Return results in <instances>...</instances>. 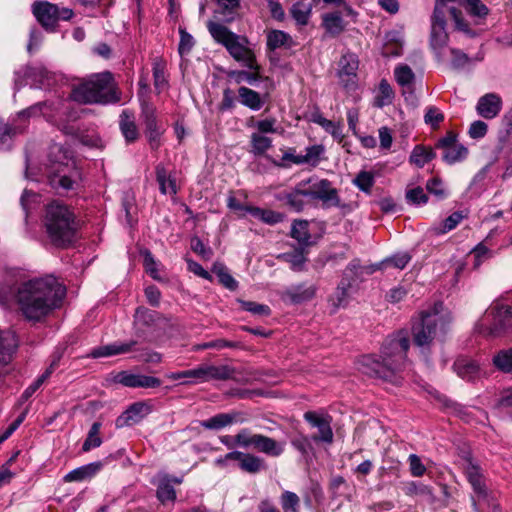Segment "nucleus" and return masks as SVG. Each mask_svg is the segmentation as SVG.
Instances as JSON below:
<instances>
[{"mask_svg":"<svg viewBox=\"0 0 512 512\" xmlns=\"http://www.w3.org/2000/svg\"><path fill=\"white\" fill-rule=\"evenodd\" d=\"M66 287L53 275L36 277L17 285L13 298L19 313L29 322H41L60 308Z\"/></svg>","mask_w":512,"mask_h":512,"instance_id":"nucleus-1","label":"nucleus"},{"mask_svg":"<svg viewBox=\"0 0 512 512\" xmlns=\"http://www.w3.org/2000/svg\"><path fill=\"white\" fill-rule=\"evenodd\" d=\"M410 347V340L407 332L398 331L388 337L381 348V360L374 356L366 355L359 360V370L368 375L398 384L399 373L407 362L406 353Z\"/></svg>","mask_w":512,"mask_h":512,"instance_id":"nucleus-2","label":"nucleus"},{"mask_svg":"<svg viewBox=\"0 0 512 512\" xmlns=\"http://www.w3.org/2000/svg\"><path fill=\"white\" fill-rule=\"evenodd\" d=\"M42 224L51 243L57 247L71 244L79 229V221L74 212L59 201H53L46 206Z\"/></svg>","mask_w":512,"mask_h":512,"instance_id":"nucleus-3","label":"nucleus"},{"mask_svg":"<svg viewBox=\"0 0 512 512\" xmlns=\"http://www.w3.org/2000/svg\"><path fill=\"white\" fill-rule=\"evenodd\" d=\"M71 97L83 104L116 103L119 98L115 93V83L110 72L93 74L74 85Z\"/></svg>","mask_w":512,"mask_h":512,"instance_id":"nucleus-4","label":"nucleus"},{"mask_svg":"<svg viewBox=\"0 0 512 512\" xmlns=\"http://www.w3.org/2000/svg\"><path fill=\"white\" fill-rule=\"evenodd\" d=\"M207 28L212 38L223 45L230 56L249 70H260L254 51L248 47L247 37L235 34L220 23L209 21Z\"/></svg>","mask_w":512,"mask_h":512,"instance_id":"nucleus-5","label":"nucleus"},{"mask_svg":"<svg viewBox=\"0 0 512 512\" xmlns=\"http://www.w3.org/2000/svg\"><path fill=\"white\" fill-rule=\"evenodd\" d=\"M447 327L448 322L436 310L423 311L412 326L413 342L423 351L428 350L434 339L446 334Z\"/></svg>","mask_w":512,"mask_h":512,"instance_id":"nucleus-6","label":"nucleus"},{"mask_svg":"<svg viewBox=\"0 0 512 512\" xmlns=\"http://www.w3.org/2000/svg\"><path fill=\"white\" fill-rule=\"evenodd\" d=\"M512 329L511 307L495 302L475 325V331L487 337H499Z\"/></svg>","mask_w":512,"mask_h":512,"instance_id":"nucleus-7","label":"nucleus"},{"mask_svg":"<svg viewBox=\"0 0 512 512\" xmlns=\"http://www.w3.org/2000/svg\"><path fill=\"white\" fill-rule=\"evenodd\" d=\"M235 443L242 448L253 447L258 452L271 457H279L285 449V443L263 434H252L248 429H242L235 435Z\"/></svg>","mask_w":512,"mask_h":512,"instance_id":"nucleus-8","label":"nucleus"},{"mask_svg":"<svg viewBox=\"0 0 512 512\" xmlns=\"http://www.w3.org/2000/svg\"><path fill=\"white\" fill-rule=\"evenodd\" d=\"M32 12L41 26L53 32L60 20H70L74 15L70 8H59L48 1H37L32 5Z\"/></svg>","mask_w":512,"mask_h":512,"instance_id":"nucleus-9","label":"nucleus"},{"mask_svg":"<svg viewBox=\"0 0 512 512\" xmlns=\"http://www.w3.org/2000/svg\"><path fill=\"white\" fill-rule=\"evenodd\" d=\"M140 118L145 127V135L150 147L157 149L160 145V137L163 133V128L158 122L156 108L152 104L143 101L141 104Z\"/></svg>","mask_w":512,"mask_h":512,"instance_id":"nucleus-10","label":"nucleus"},{"mask_svg":"<svg viewBox=\"0 0 512 512\" xmlns=\"http://www.w3.org/2000/svg\"><path fill=\"white\" fill-rule=\"evenodd\" d=\"M306 190L309 198L321 201L325 208L342 207L338 190L327 179L313 182ZM343 207H346V205H343Z\"/></svg>","mask_w":512,"mask_h":512,"instance_id":"nucleus-11","label":"nucleus"},{"mask_svg":"<svg viewBox=\"0 0 512 512\" xmlns=\"http://www.w3.org/2000/svg\"><path fill=\"white\" fill-rule=\"evenodd\" d=\"M446 16L441 10V5L434 7L431 19L430 45L439 56L440 50L443 49L448 42V34L446 32Z\"/></svg>","mask_w":512,"mask_h":512,"instance_id":"nucleus-12","label":"nucleus"},{"mask_svg":"<svg viewBox=\"0 0 512 512\" xmlns=\"http://www.w3.org/2000/svg\"><path fill=\"white\" fill-rule=\"evenodd\" d=\"M236 370L229 365L202 364L194 368V379L199 383L212 380L225 381L232 379Z\"/></svg>","mask_w":512,"mask_h":512,"instance_id":"nucleus-13","label":"nucleus"},{"mask_svg":"<svg viewBox=\"0 0 512 512\" xmlns=\"http://www.w3.org/2000/svg\"><path fill=\"white\" fill-rule=\"evenodd\" d=\"M304 419L312 426L318 429L319 433L312 436L315 442L332 443L333 430L331 428L332 417L327 414H318L314 411L304 413Z\"/></svg>","mask_w":512,"mask_h":512,"instance_id":"nucleus-14","label":"nucleus"},{"mask_svg":"<svg viewBox=\"0 0 512 512\" xmlns=\"http://www.w3.org/2000/svg\"><path fill=\"white\" fill-rule=\"evenodd\" d=\"M309 183H311V179L307 182L302 181L293 190L279 193L276 198L284 202L294 212H301L307 205L306 198H308L309 195L304 187Z\"/></svg>","mask_w":512,"mask_h":512,"instance_id":"nucleus-15","label":"nucleus"},{"mask_svg":"<svg viewBox=\"0 0 512 512\" xmlns=\"http://www.w3.org/2000/svg\"><path fill=\"white\" fill-rule=\"evenodd\" d=\"M151 412V406L144 402H136L126 409L115 421L117 428L132 426L139 423Z\"/></svg>","mask_w":512,"mask_h":512,"instance_id":"nucleus-16","label":"nucleus"},{"mask_svg":"<svg viewBox=\"0 0 512 512\" xmlns=\"http://www.w3.org/2000/svg\"><path fill=\"white\" fill-rule=\"evenodd\" d=\"M25 75L27 78L31 79L37 88L50 87L57 80L56 73L48 70V68L42 64L28 66Z\"/></svg>","mask_w":512,"mask_h":512,"instance_id":"nucleus-17","label":"nucleus"},{"mask_svg":"<svg viewBox=\"0 0 512 512\" xmlns=\"http://www.w3.org/2000/svg\"><path fill=\"white\" fill-rule=\"evenodd\" d=\"M118 383L126 387L156 388L161 385L160 379L152 376L120 372L116 376Z\"/></svg>","mask_w":512,"mask_h":512,"instance_id":"nucleus-18","label":"nucleus"},{"mask_svg":"<svg viewBox=\"0 0 512 512\" xmlns=\"http://www.w3.org/2000/svg\"><path fill=\"white\" fill-rule=\"evenodd\" d=\"M502 100L495 93H488L480 97L476 105L477 113L485 119L495 118L501 111Z\"/></svg>","mask_w":512,"mask_h":512,"instance_id":"nucleus-19","label":"nucleus"},{"mask_svg":"<svg viewBox=\"0 0 512 512\" xmlns=\"http://www.w3.org/2000/svg\"><path fill=\"white\" fill-rule=\"evenodd\" d=\"M159 319L158 312L144 307L137 308L134 315V326L137 333L145 334L150 331L157 325Z\"/></svg>","mask_w":512,"mask_h":512,"instance_id":"nucleus-20","label":"nucleus"},{"mask_svg":"<svg viewBox=\"0 0 512 512\" xmlns=\"http://www.w3.org/2000/svg\"><path fill=\"white\" fill-rule=\"evenodd\" d=\"M315 293L316 287L314 285L299 284L287 288L282 294V299L292 304H300L311 300Z\"/></svg>","mask_w":512,"mask_h":512,"instance_id":"nucleus-21","label":"nucleus"},{"mask_svg":"<svg viewBox=\"0 0 512 512\" xmlns=\"http://www.w3.org/2000/svg\"><path fill=\"white\" fill-rule=\"evenodd\" d=\"M453 369L460 378L466 381H474L481 376L479 364L467 357L457 358L453 364Z\"/></svg>","mask_w":512,"mask_h":512,"instance_id":"nucleus-22","label":"nucleus"},{"mask_svg":"<svg viewBox=\"0 0 512 512\" xmlns=\"http://www.w3.org/2000/svg\"><path fill=\"white\" fill-rule=\"evenodd\" d=\"M244 419L240 412H231V413H219L214 415L213 417L203 420L200 422V425L209 430H220L224 427H227L233 423L240 422L242 423Z\"/></svg>","mask_w":512,"mask_h":512,"instance_id":"nucleus-23","label":"nucleus"},{"mask_svg":"<svg viewBox=\"0 0 512 512\" xmlns=\"http://www.w3.org/2000/svg\"><path fill=\"white\" fill-rule=\"evenodd\" d=\"M137 344V341L131 340L126 343L115 342L112 344H108L105 346L94 348L89 356L92 358H101V357H109L113 355L125 354L134 348Z\"/></svg>","mask_w":512,"mask_h":512,"instance_id":"nucleus-24","label":"nucleus"},{"mask_svg":"<svg viewBox=\"0 0 512 512\" xmlns=\"http://www.w3.org/2000/svg\"><path fill=\"white\" fill-rule=\"evenodd\" d=\"M103 467L102 462H92L78 467L67 473L63 480L65 482H81L94 477Z\"/></svg>","mask_w":512,"mask_h":512,"instance_id":"nucleus-25","label":"nucleus"},{"mask_svg":"<svg viewBox=\"0 0 512 512\" xmlns=\"http://www.w3.org/2000/svg\"><path fill=\"white\" fill-rule=\"evenodd\" d=\"M53 104L48 101L38 102L22 111H20L17 116L14 118L15 123L18 125H25V128L27 127V120L30 117H36L43 115L44 117H47L49 119V114L47 113L48 110L53 109Z\"/></svg>","mask_w":512,"mask_h":512,"instance_id":"nucleus-26","label":"nucleus"},{"mask_svg":"<svg viewBox=\"0 0 512 512\" xmlns=\"http://www.w3.org/2000/svg\"><path fill=\"white\" fill-rule=\"evenodd\" d=\"M238 100L243 106L253 111L260 110L265 103V99L257 91L245 86L238 89Z\"/></svg>","mask_w":512,"mask_h":512,"instance_id":"nucleus-27","label":"nucleus"},{"mask_svg":"<svg viewBox=\"0 0 512 512\" xmlns=\"http://www.w3.org/2000/svg\"><path fill=\"white\" fill-rule=\"evenodd\" d=\"M25 130V125H18L13 120L12 123H0V150H7L11 146L12 138Z\"/></svg>","mask_w":512,"mask_h":512,"instance_id":"nucleus-28","label":"nucleus"},{"mask_svg":"<svg viewBox=\"0 0 512 512\" xmlns=\"http://www.w3.org/2000/svg\"><path fill=\"white\" fill-rule=\"evenodd\" d=\"M239 468L249 474H257L267 468L265 460L251 453H244L238 464Z\"/></svg>","mask_w":512,"mask_h":512,"instance_id":"nucleus-29","label":"nucleus"},{"mask_svg":"<svg viewBox=\"0 0 512 512\" xmlns=\"http://www.w3.org/2000/svg\"><path fill=\"white\" fill-rule=\"evenodd\" d=\"M290 236L303 248L310 245L311 235L309 233V222L307 220H294L291 226Z\"/></svg>","mask_w":512,"mask_h":512,"instance_id":"nucleus-30","label":"nucleus"},{"mask_svg":"<svg viewBox=\"0 0 512 512\" xmlns=\"http://www.w3.org/2000/svg\"><path fill=\"white\" fill-rule=\"evenodd\" d=\"M455 1L456 0H436L435 7H437L438 4L441 5L442 13L449 15L454 20L456 29L468 32V24L462 18L461 11L453 6H448L449 3Z\"/></svg>","mask_w":512,"mask_h":512,"instance_id":"nucleus-31","label":"nucleus"},{"mask_svg":"<svg viewBox=\"0 0 512 512\" xmlns=\"http://www.w3.org/2000/svg\"><path fill=\"white\" fill-rule=\"evenodd\" d=\"M156 495L158 500L163 504L174 502L176 499V491L168 475H163L159 478Z\"/></svg>","mask_w":512,"mask_h":512,"instance_id":"nucleus-32","label":"nucleus"},{"mask_svg":"<svg viewBox=\"0 0 512 512\" xmlns=\"http://www.w3.org/2000/svg\"><path fill=\"white\" fill-rule=\"evenodd\" d=\"M436 157V153L430 147L423 145H416L409 157L411 164H414L418 168H422L426 163L430 162Z\"/></svg>","mask_w":512,"mask_h":512,"instance_id":"nucleus-33","label":"nucleus"},{"mask_svg":"<svg viewBox=\"0 0 512 512\" xmlns=\"http://www.w3.org/2000/svg\"><path fill=\"white\" fill-rule=\"evenodd\" d=\"M359 67V60L356 54L347 52L339 61V76H348L355 78Z\"/></svg>","mask_w":512,"mask_h":512,"instance_id":"nucleus-34","label":"nucleus"},{"mask_svg":"<svg viewBox=\"0 0 512 512\" xmlns=\"http://www.w3.org/2000/svg\"><path fill=\"white\" fill-rule=\"evenodd\" d=\"M156 178L162 194H176L177 186L175 179L166 171L163 166L156 167Z\"/></svg>","mask_w":512,"mask_h":512,"instance_id":"nucleus-35","label":"nucleus"},{"mask_svg":"<svg viewBox=\"0 0 512 512\" xmlns=\"http://www.w3.org/2000/svg\"><path fill=\"white\" fill-rule=\"evenodd\" d=\"M322 20L326 32L332 36L339 35L345 29L343 19L338 12L324 14Z\"/></svg>","mask_w":512,"mask_h":512,"instance_id":"nucleus-36","label":"nucleus"},{"mask_svg":"<svg viewBox=\"0 0 512 512\" xmlns=\"http://www.w3.org/2000/svg\"><path fill=\"white\" fill-rule=\"evenodd\" d=\"M249 213L255 218L260 219L262 222L268 225H275L277 223H280L285 218V215L283 213L270 209H262L259 207L250 208Z\"/></svg>","mask_w":512,"mask_h":512,"instance_id":"nucleus-37","label":"nucleus"},{"mask_svg":"<svg viewBox=\"0 0 512 512\" xmlns=\"http://www.w3.org/2000/svg\"><path fill=\"white\" fill-rule=\"evenodd\" d=\"M312 11V5L298 1L294 3L290 9V14L296 23L300 26L308 24Z\"/></svg>","mask_w":512,"mask_h":512,"instance_id":"nucleus-38","label":"nucleus"},{"mask_svg":"<svg viewBox=\"0 0 512 512\" xmlns=\"http://www.w3.org/2000/svg\"><path fill=\"white\" fill-rule=\"evenodd\" d=\"M280 258L289 263L291 269L297 272L304 270L307 261L303 247L297 248L290 253H284L280 255Z\"/></svg>","mask_w":512,"mask_h":512,"instance_id":"nucleus-39","label":"nucleus"},{"mask_svg":"<svg viewBox=\"0 0 512 512\" xmlns=\"http://www.w3.org/2000/svg\"><path fill=\"white\" fill-rule=\"evenodd\" d=\"M102 427V423L99 421L94 422L87 434V437L82 445V451L88 452L94 448H98L102 444V438L100 436V429Z\"/></svg>","mask_w":512,"mask_h":512,"instance_id":"nucleus-40","label":"nucleus"},{"mask_svg":"<svg viewBox=\"0 0 512 512\" xmlns=\"http://www.w3.org/2000/svg\"><path fill=\"white\" fill-rule=\"evenodd\" d=\"M120 130L128 143L138 139V129L135 122L130 118L126 111L121 114Z\"/></svg>","mask_w":512,"mask_h":512,"instance_id":"nucleus-41","label":"nucleus"},{"mask_svg":"<svg viewBox=\"0 0 512 512\" xmlns=\"http://www.w3.org/2000/svg\"><path fill=\"white\" fill-rule=\"evenodd\" d=\"M394 92L386 79H382L379 83L378 95L375 97L374 105L382 108L392 103Z\"/></svg>","mask_w":512,"mask_h":512,"instance_id":"nucleus-42","label":"nucleus"},{"mask_svg":"<svg viewBox=\"0 0 512 512\" xmlns=\"http://www.w3.org/2000/svg\"><path fill=\"white\" fill-rule=\"evenodd\" d=\"M219 279V282L227 289L234 291L238 287V282L232 277L228 269L221 263H215L212 268Z\"/></svg>","mask_w":512,"mask_h":512,"instance_id":"nucleus-43","label":"nucleus"},{"mask_svg":"<svg viewBox=\"0 0 512 512\" xmlns=\"http://www.w3.org/2000/svg\"><path fill=\"white\" fill-rule=\"evenodd\" d=\"M259 71L260 70H250V72L244 70H231L227 72V77L234 80L237 84L247 82L248 84L253 85L260 79Z\"/></svg>","mask_w":512,"mask_h":512,"instance_id":"nucleus-44","label":"nucleus"},{"mask_svg":"<svg viewBox=\"0 0 512 512\" xmlns=\"http://www.w3.org/2000/svg\"><path fill=\"white\" fill-rule=\"evenodd\" d=\"M495 367L504 373H512V348L499 351L493 357Z\"/></svg>","mask_w":512,"mask_h":512,"instance_id":"nucleus-45","label":"nucleus"},{"mask_svg":"<svg viewBox=\"0 0 512 512\" xmlns=\"http://www.w3.org/2000/svg\"><path fill=\"white\" fill-rule=\"evenodd\" d=\"M467 155L468 149L464 145L457 143L444 151L443 160L446 163L452 165L456 162L463 161L467 157Z\"/></svg>","mask_w":512,"mask_h":512,"instance_id":"nucleus-46","label":"nucleus"},{"mask_svg":"<svg viewBox=\"0 0 512 512\" xmlns=\"http://www.w3.org/2000/svg\"><path fill=\"white\" fill-rule=\"evenodd\" d=\"M466 476L476 493L481 495L485 492L484 485L482 483V476L478 466L469 463L466 468Z\"/></svg>","mask_w":512,"mask_h":512,"instance_id":"nucleus-47","label":"nucleus"},{"mask_svg":"<svg viewBox=\"0 0 512 512\" xmlns=\"http://www.w3.org/2000/svg\"><path fill=\"white\" fill-rule=\"evenodd\" d=\"M395 79L397 83L402 86L403 88L410 89L414 79L415 75L412 71V69L407 65L398 66L395 68L394 71Z\"/></svg>","mask_w":512,"mask_h":512,"instance_id":"nucleus-48","label":"nucleus"},{"mask_svg":"<svg viewBox=\"0 0 512 512\" xmlns=\"http://www.w3.org/2000/svg\"><path fill=\"white\" fill-rule=\"evenodd\" d=\"M48 157L51 163L59 166L68 165V150L60 144H52L49 148Z\"/></svg>","mask_w":512,"mask_h":512,"instance_id":"nucleus-49","label":"nucleus"},{"mask_svg":"<svg viewBox=\"0 0 512 512\" xmlns=\"http://www.w3.org/2000/svg\"><path fill=\"white\" fill-rule=\"evenodd\" d=\"M280 503L284 512H299L300 498L291 491H285L280 497Z\"/></svg>","mask_w":512,"mask_h":512,"instance_id":"nucleus-50","label":"nucleus"},{"mask_svg":"<svg viewBox=\"0 0 512 512\" xmlns=\"http://www.w3.org/2000/svg\"><path fill=\"white\" fill-rule=\"evenodd\" d=\"M463 219L461 212H454L448 216L440 226L434 227L433 232L435 235L445 234L453 230Z\"/></svg>","mask_w":512,"mask_h":512,"instance_id":"nucleus-51","label":"nucleus"},{"mask_svg":"<svg viewBox=\"0 0 512 512\" xmlns=\"http://www.w3.org/2000/svg\"><path fill=\"white\" fill-rule=\"evenodd\" d=\"M251 146L252 152L255 155H261L272 146V141L269 137L263 136L260 133H253L251 135Z\"/></svg>","mask_w":512,"mask_h":512,"instance_id":"nucleus-52","label":"nucleus"},{"mask_svg":"<svg viewBox=\"0 0 512 512\" xmlns=\"http://www.w3.org/2000/svg\"><path fill=\"white\" fill-rule=\"evenodd\" d=\"M290 40V36L280 30H273L267 35V47L270 50H275L282 46H285Z\"/></svg>","mask_w":512,"mask_h":512,"instance_id":"nucleus-53","label":"nucleus"},{"mask_svg":"<svg viewBox=\"0 0 512 512\" xmlns=\"http://www.w3.org/2000/svg\"><path fill=\"white\" fill-rule=\"evenodd\" d=\"M411 260V255L408 252H400L384 259L381 266H392L397 269H404Z\"/></svg>","mask_w":512,"mask_h":512,"instance_id":"nucleus-54","label":"nucleus"},{"mask_svg":"<svg viewBox=\"0 0 512 512\" xmlns=\"http://www.w3.org/2000/svg\"><path fill=\"white\" fill-rule=\"evenodd\" d=\"M238 302L243 310L248 311L253 315L269 316L271 314V309L268 305L241 299H238Z\"/></svg>","mask_w":512,"mask_h":512,"instance_id":"nucleus-55","label":"nucleus"},{"mask_svg":"<svg viewBox=\"0 0 512 512\" xmlns=\"http://www.w3.org/2000/svg\"><path fill=\"white\" fill-rule=\"evenodd\" d=\"M220 7L219 13L223 15L225 21L233 20V15L240 6V0H217Z\"/></svg>","mask_w":512,"mask_h":512,"instance_id":"nucleus-56","label":"nucleus"},{"mask_svg":"<svg viewBox=\"0 0 512 512\" xmlns=\"http://www.w3.org/2000/svg\"><path fill=\"white\" fill-rule=\"evenodd\" d=\"M374 182V175L368 171H361L353 180V183L365 193L371 192Z\"/></svg>","mask_w":512,"mask_h":512,"instance_id":"nucleus-57","label":"nucleus"},{"mask_svg":"<svg viewBox=\"0 0 512 512\" xmlns=\"http://www.w3.org/2000/svg\"><path fill=\"white\" fill-rule=\"evenodd\" d=\"M180 42L178 45V52L181 56L187 55L191 52L195 45V40L191 34H189L185 28L179 27Z\"/></svg>","mask_w":512,"mask_h":512,"instance_id":"nucleus-58","label":"nucleus"},{"mask_svg":"<svg viewBox=\"0 0 512 512\" xmlns=\"http://www.w3.org/2000/svg\"><path fill=\"white\" fill-rule=\"evenodd\" d=\"M53 372V365H50V367L41 375L39 376L29 387L25 389L23 392L21 398L22 400L29 399L40 387L41 385L50 377V375Z\"/></svg>","mask_w":512,"mask_h":512,"instance_id":"nucleus-59","label":"nucleus"},{"mask_svg":"<svg viewBox=\"0 0 512 512\" xmlns=\"http://www.w3.org/2000/svg\"><path fill=\"white\" fill-rule=\"evenodd\" d=\"M324 152L322 145H313L306 148V153L301 155V159H297L298 162L312 163L316 165L319 162L321 154Z\"/></svg>","mask_w":512,"mask_h":512,"instance_id":"nucleus-60","label":"nucleus"},{"mask_svg":"<svg viewBox=\"0 0 512 512\" xmlns=\"http://www.w3.org/2000/svg\"><path fill=\"white\" fill-rule=\"evenodd\" d=\"M240 344L238 342L227 341L224 339H217L209 342H205L195 346L196 350L202 349H223V348H238Z\"/></svg>","mask_w":512,"mask_h":512,"instance_id":"nucleus-61","label":"nucleus"},{"mask_svg":"<svg viewBox=\"0 0 512 512\" xmlns=\"http://www.w3.org/2000/svg\"><path fill=\"white\" fill-rule=\"evenodd\" d=\"M424 120L426 124L435 128L444 120V115L438 108L430 106L426 110Z\"/></svg>","mask_w":512,"mask_h":512,"instance_id":"nucleus-62","label":"nucleus"},{"mask_svg":"<svg viewBox=\"0 0 512 512\" xmlns=\"http://www.w3.org/2000/svg\"><path fill=\"white\" fill-rule=\"evenodd\" d=\"M191 249L206 260L211 259L213 256L212 249L210 247H206L202 240L198 237H193L191 239Z\"/></svg>","mask_w":512,"mask_h":512,"instance_id":"nucleus-63","label":"nucleus"},{"mask_svg":"<svg viewBox=\"0 0 512 512\" xmlns=\"http://www.w3.org/2000/svg\"><path fill=\"white\" fill-rule=\"evenodd\" d=\"M408 462L410 466V472L414 477H421L426 472V467L421 462V459L416 454H411L408 457Z\"/></svg>","mask_w":512,"mask_h":512,"instance_id":"nucleus-64","label":"nucleus"}]
</instances>
